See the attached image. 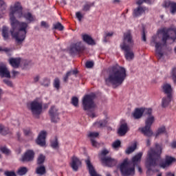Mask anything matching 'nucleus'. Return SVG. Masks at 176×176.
Instances as JSON below:
<instances>
[{"label":"nucleus","mask_w":176,"mask_h":176,"mask_svg":"<svg viewBox=\"0 0 176 176\" xmlns=\"http://www.w3.org/2000/svg\"><path fill=\"white\" fill-rule=\"evenodd\" d=\"M6 8H8L6 3H5V1H1V6H0V16H1V14H5Z\"/></svg>","instance_id":"c9c22d12"},{"label":"nucleus","mask_w":176,"mask_h":176,"mask_svg":"<svg viewBox=\"0 0 176 176\" xmlns=\"http://www.w3.org/2000/svg\"><path fill=\"white\" fill-rule=\"evenodd\" d=\"M143 2H145L146 3H151V0H138L136 2V4L138 5L139 6H141Z\"/></svg>","instance_id":"4d7b16f0"},{"label":"nucleus","mask_w":176,"mask_h":176,"mask_svg":"<svg viewBox=\"0 0 176 176\" xmlns=\"http://www.w3.org/2000/svg\"><path fill=\"white\" fill-rule=\"evenodd\" d=\"M35 157V152L32 150H28L20 158L22 163H30L34 162Z\"/></svg>","instance_id":"f8f14e48"},{"label":"nucleus","mask_w":176,"mask_h":176,"mask_svg":"<svg viewBox=\"0 0 176 176\" xmlns=\"http://www.w3.org/2000/svg\"><path fill=\"white\" fill-rule=\"evenodd\" d=\"M36 143L39 146H46V131H41L38 134Z\"/></svg>","instance_id":"2eb2a0df"},{"label":"nucleus","mask_w":176,"mask_h":176,"mask_svg":"<svg viewBox=\"0 0 176 176\" xmlns=\"http://www.w3.org/2000/svg\"><path fill=\"white\" fill-rule=\"evenodd\" d=\"M135 149H137V142H135L132 146L128 147L125 151V153L126 155H130L131 153H133Z\"/></svg>","instance_id":"72a5a7b5"},{"label":"nucleus","mask_w":176,"mask_h":176,"mask_svg":"<svg viewBox=\"0 0 176 176\" xmlns=\"http://www.w3.org/2000/svg\"><path fill=\"white\" fill-rule=\"evenodd\" d=\"M160 36H153L151 41V46L155 45V56L158 60L163 58V47L167 46V41L172 39L173 42H175L176 40V28H164L159 31Z\"/></svg>","instance_id":"7ed1b4c3"},{"label":"nucleus","mask_w":176,"mask_h":176,"mask_svg":"<svg viewBox=\"0 0 176 176\" xmlns=\"http://www.w3.org/2000/svg\"><path fill=\"white\" fill-rule=\"evenodd\" d=\"M107 124H108V121L107 120H102L95 122L96 127H98V129H102V127H105Z\"/></svg>","instance_id":"c85d7f7f"},{"label":"nucleus","mask_w":176,"mask_h":176,"mask_svg":"<svg viewBox=\"0 0 176 176\" xmlns=\"http://www.w3.org/2000/svg\"><path fill=\"white\" fill-rule=\"evenodd\" d=\"M23 16L27 21H28V23H32V21H34L35 20L31 12L25 13Z\"/></svg>","instance_id":"2f4dec72"},{"label":"nucleus","mask_w":176,"mask_h":176,"mask_svg":"<svg viewBox=\"0 0 176 176\" xmlns=\"http://www.w3.org/2000/svg\"><path fill=\"white\" fill-rule=\"evenodd\" d=\"M108 153H109V151H108L107 149H103L100 153L98 154L99 157H108V156H107V155H108Z\"/></svg>","instance_id":"79ce46f5"},{"label":"nucleus","mask_w":176,"mask_h":176,"mask_svg":"<svg viewBox=\"0 0 176 176\" xmlns=\"http://www.w3.org/2000/svg\"><path fill=\"white\" fill-rule=\"evenodd\" d=\"M85 50V45L82 41H78L77 43H73L70 47L71 54H79Z\"/></svg>","instance_id":"ddd939ff"},{"label":"nucleus","mask_w":176,"mask_h":176,"mask_svg":"<svg viewBox=\"0 0 176 176\" xmlns=\"http://www.w3.org/2000/svg\"><path fill=\"white\" fill-rule=\"evenodd\" d=\"M48 115L51 120V123L57 124L60 122V112H58V109L56 106H52L48 111Z\"/></svg>","instance_id":"9b49d317"},{"label":"nucleus","mask_w":176,"mask_h":176,"mask_svg":"<svg viewBox=\"0 0 176 176\" xmlns=\"http://www.w3.org/2000/svg\"><path fill=\"white\" fill-rule=\"evenodd\" d=\"M95 99L96 94L91 93L85 95L82 102L83 110L87 111V115L92 118H96V114L94 113V108H96Z\"/></svg>","instance_id":"39448f33"},{"label":"nucleus","mask_w":176,"mask_h":176,"mask_svg":"<svg viewBox=\"0 0 176 176\" xmlns=\"http://www.w3.org/2000/svg\"><path fill=\"white\" fill-rule=\"evenodd\" d=\"M27 173H28V168H27V167L25 166H22L18 169L16 174H18V175L23 176L25 175Z\"/></svg>","instance_id":"7c9ffc66"},{"label":"nucleus","mask_w":176,"mask_h":176,"mask_svg":"<svg viewBox=\"0 0 176 176\" xmlns=\"http://www.w3.org/2000/svg\"><path fill=\"white\" fill-rule=\"evenodd\" d=\"M0 76L1 78H7L8 79L12 78V76H10V72L8 69L6 65H0Z\"/></svg>","instance_id":"f3484780"},{"label":"nucleus","mask_w":176,"mask_h":176,"mask_svg":"<svg viewBox=\"0 0 176 176\" xmlns=\"http://www.w3.org/2000/svg\"><path fill=\"white\" fill-rule=\"evenodd\" d=\"M142 41L146 42V34H145V30L143 29L142 34Z\"/></svg>","instance_id":"e2e57ef3"},{"label":"nucleus","mask_w":176,"mask_h":176,"mask_svg":"<svg viewBox=\"0 0 176 176\" xmlns=\"http://www.w3.org/2000/svg\"><path fill=\"white\" fill-rule=\"evenodd\" d=\"M0 134H1V135H7V134H9V128H6L2 124H0Z\"/></svg>","instance_id":"f704fd0d"},{"label":"nucleus","mask_w":176,"mask_h":176,"mask_svg":"<svg viewBox=\"0 0 176 176\" xmlns=\"http://www.w3.org/2000/svg\"><path fill=\"white\" fill-rule=\"evenodd\" d=\"M129 130L130 129L129 128L127 123L121 124L120 128L118 130V134L120 135V137H123L127 134V131Z\"/></svg>","instance_id":"6ab92c4d"},{"label":"nucleus","mask_w":176,"mask_h":176,"mask_svg":"<svg viewBox=\"0 0 176 176\" xmlns=\"http://www.w3.org/2000/svg\"><path fill=\"white\" fill-rule=\"evenodd\" d=\"M171 147L174 149L176 148V142H173L171 143Z\"/></svg>","instance_id":"774afa93"},{"label":"nucleus","mask_w":176,"mask_h":176,"mask_svg":"<svg viewBox=\"0 0 176 176\" xmlns=\"http://www.w3.org/2000/svg\"><path fill=\"white\" fill-rule=\"evenodd\" d=\"M91 6H94V3H86L82 8L83 12H89L90 10V8Z\"/></svg>","instance_id":"c03bdc74"},{"label":"nucleus","mask_w":176,"mask_h":176,"mask_svg":"<svg viewBox=\"0 0 176 176\" xmlns=\"http://www.w3.org/2000/svg\"><path fill=\"white\" fill-rule=\"evenodd\" d=\"M100 160L107 167H115L118 164V161L109 156L101 157Z\"/></svg>","instance_id":"4468645a"},{"label":"nucleus","mask_w":176,"mask_h":176,"mask_svg":"<svg viewBox=\"0 0 176 176\" xmlns=\"http://www.w3.org/2000/svg\"><path fill=\"white\" fill-rule=\"evenodd\" d=\"M145 10H146V8L139 6L133 10V17H140V16H142V14H144V13H145Z\"/></svg>","instance_id":"5701e85b"},{"label":"nucleus","mask_w":176,"mask_h":176,"mask_svg":"<svg viewBox=\"0 0 176 176\" xmlns=\"http://www.w3.org/2000/svg\"><path fill=\"white\" fill-rule=\"evenodd\" d=\"M10 21L12 28L10 29V34L12 38L14 39L16 45H23L28 30V23L25 22H20L16 19L14 14H16L18 19L23 17V6L20 2H16L14 6L10 7Z\"/></svg>","instance_id":"f257e3e1"},{"label":"nucleus","mask_w":176,"mask_h":176,"mask_svg":"<svg viewBox=\"0 0 176 176\" xmlns=\"http://www.w3.org/2000/svg\"><path fill=\"white\" fill-rule=\"evenodd\" d=\"M141 157H142V153H138L136 155H135L132 158V162H131V163H132V165L135 167V166H137V164H138V162L141 160Z\"/></svg>","instance_id":"bb28decb"},{"label":"nucleus","mask_w":176,"mask_h":176,"mask_svg":"<svg viewBox=\"0 0 176 176\" xmlns=\"http://www.w3.org/2000/svg\"><path fill=\"white\" fill-rule=\"evenodd\" d=\"M80 166H82V161L76 156H73L70 163V166L72 167L73 171H78Z\"/></svg>","instance_id":"dca6fc26"},{"label":"nucleus","mask_w":176,"mask_h":176,"mask_svg":"<svg viewBox=\"0 0 176 176\" xmlns=\"http://www.w3.org/2000/svg\"><path fill=\"white\" fill-rule=\"evenodd\" d=\"M9 28L8 26L3 25L1 30V35L4 41H10V34L9 33Z\"/></svg>","instance_id":"b1692460"},{"label":"nucleus","mask_w":176,"mask_h":176,"mask_svg":"<svg viewBox=\"0 0 176 176\" xmlns=\"http://www.w3.org/2000/svg\"><path fill=\"white\" fill-rule=\"evenodd\" d=\"M164 47H166V52H172L173 48L170 47H167V45H164V47H162V53H163V56H164V54H166V52H164Z\"/></svg>","instance_id":"052dcab7"},{"label":"nucleus","mask_w":176,"mask_h":176,"mask_svg":"<svg viewBox=\"0 0 176 176\" xmlns=\"http://www.w3.org/2000/svg\"><path fill=\"white\" fill-rule=\"evenodd\" d=\"M82 39L83 42L87 45L91 46H94L96 45V41L93 39L91 36H89V34H82Z\"/></svg>","instance_id":"412c9836"},{"label":"nucleus","mask_w":176,"mask_h":176,"mask_svg":"<svg viewBox=\"0 0 176 176\" xmlns=\"http://www.w3.org/2000/svg\"><path fill=\"white\" fill-rule=\"evenodd\" d=\"M76 17L78 19L79 21H82V19H83V15H82L80 12H77L76 13Z\"/></svg>","instance_id":"bf43d9fd"},{"label":"nucleus","mask_w":176,"mask_h":176,"mask_svg":"<svg viewBox=\"0 0 176 176\" xmlns=\"http://www.w3.org/2000/svg\"><path fill=\"white\" fill-rule=\"evenodd\" d=\"M53 30H58V31H64V26L61 23L58 22L53 25Z\"/></svg>","instance_id":"58836bf2"},{"label":"nucleus","mask_w":176,"mask_h":176,"mask_svg":"<svg viewBox=\"0 0 176 176\" xmlns=\"http://www.w3.org/2000/svg\"><path fill=\"white\" fill-rule=\"evenodd\" d=\"M134 46V40L131 30H127L124 33L122 44L120 45L121 49L133 47Z\"/></svg>","instance_id":"9d476101"},{"label":"nucleus","mask_w":176,"mask_h":176,"mask_svg":"<svg viewBox=\"0 0 176 176\" xmlns=\"http://www.w3.org/2000/svg\"><path fill=\"white\" fill-rule=\"evenodd\" d=\"M4 175L5 176H17V175H16V173L14 171H9V170L5 171Z\"/></svg>","instance_id":"603ef678"},{"label":"nucleus","mask_w":176,"mask_h":176,"mask_svg":"<svg viewBox=\"0 0 176 176\" xmlns=\"http://www.w3.org/2000/svg\"><path fill=\"white\" fill-rule=\"evenodd\" d=\"M167 131H166V126H162L160 128H158L157 132L155 133V138H157L159 135H161V134H166Z\"/></svg>","instance_id":"473e14b6"},{"label":"nucleus","mask_w":176,"mask_h":176,"mask_svg":"<svg viewBox=\"0 0 176 176\" xmlns=\"http://www.w3.org/2000/svg\"><path fill=\"white\" fill-rule=\"evenodd\" d=\"M121 144H122V142H120V140H117L113 143L112 146L114 149H118V148H120Z\"/></svg>","instance_id":"49530a36"},{"label":"nucleus","mask_w":176,"mask_h":176,"mask_svg":"<svg viewBox=\"0 0 176 176\" xmlns=\"http://www.w3.org/2000/svg\"><path fill=\"white\" fill-rule=\"evenodd\" d=\"M146 144V146H151V139H147Z\"/></svg>","instance_id":"338daca9"},{"label":"nucleus","mask_w":176,"mask_h":176,"mask_svg":"<svg viewBox=\"0 0 176 176\" xmlns=\"http://www.w3.org/2000/svg\"><path fill=\"white\" fill-rule=\"evenodd\" d=\"M153 123H155V116L147 117L145 120V126L144 127L139 128L142 134H144L145 137H148V138L152 137V135H153V131L151 127Z\"/></svg>","instance_id":"0eeeda50"},{"label":"nucleus","mask_w":176,"mask_h":176,"mask_svg":"<svg viewBox=\"0 0 176 176\" xmlns=\"http://www.w3.org/2000/svg\"><path fill=\"white\" fill-rule=\"evenodd\" d=\"M23 133L25 137H32V131L30 129H23Z\"/></svg>","instance_id":"09e8293b"},{"label":"nucleus","mask_w":176,"mask_h":176,"mask_svg":"<svg viewBox=\"0 0 176 176\" xmlns=\"http://www.w3.org/2000/svg\"><path fill=\"white\" fill-rule=\"evenodd\" d=\"M41 26L43 27L44 28H49V24H47V23H46V21H41Z\"/></svg>","instance_id":"0e129e2a"},{"label":"nucleus","mask_w":176,"mask_h":176,"mask_svg":"<svg viewBox=\"0 0 176 176\" xmlns=\"http://www.w3.org/2000/svg\"><path fill=\"white\" fill-rule=\"evenodd\" d=\"M11 74H12L11 78L12 79H16V76H17V75H20V72L15 71V70H12Z\"/></svg>","instance_id":"13d9d810"},{"label":"nucleus","mask_w":176,"mask_h":176,"mask_svg":"<svg viewBox=\"0 0 176 176\" xmlns=\"http://www.w3.org/2000/svg\"><path fill=\"white\" fill-rule=\"evenodd\" d=\"M173 1H171L170 0H166L163 2L162 4V8H164L165 9H168L170 6H171V4L173 3Z\"/></svg>","instance_id":"a19ab883"},{"label":"nucleus","mask_w":176,"mask_h":176,"mask_svg":"<svg viewBox=\"0 0 176 176\" xmlns=\"http://www.w3.org/2000/svg\"><path fill=\"white\" fill-rule=\"evenodd\" d=\"M71 104H72L74 107H76V108H78V107H79V98L76 96H73L72 98Z\"/></svg>","instance_id":"e433bc0d"},{"label":"nucleus","mask_w":176,"mask_h":176,"mask_svg":"<svg viewBox=\"0 0 176 176\" xmlns=\"http://www.w3.org/2000/svg\"><path fill=\"white\" fill-rule=\"evenodd\" d=\"M54 87H55V89H56L57 90H58V89H60V79L58 78H55L54 81Z\"/></svg>","instance_id":"8fccbe9b"},{"label":"nucleus","mask_w":176,"mask_h":176,"mask_svg":"<svg viewBox=\"0 0 176 176\" xmlns=\"http://www.w3.org/2000/svg\"><path fill=\"white\" fill-rule=\"evenodd\" d=\"M41 86H44V87H49L50 85V79L47 78H45L42 81L40 82Z\"/></svg>","instance_id":"4c0bfd02"},{"label":"nucleus","mask_w":176,"mask_h":176,"mask_svg":"<svg viewBox=\"0 0 176 176\" xmlns=\"http://www.w3.org/2000/svg\"><path fill=\"white\" fill-rule=\"evenodd\" d=\"M163 147L159 143H155V148H151L147 153L145 166L147 168V175H151V172L158 173V169H153L152 167H160L166 168L170 167L173 163L176 162L173 157L166 155L165 160L162 159Z\"/></svg>","instance_id":"f03ea898"},{"label":"nucleus","mask_w":176,"mask_h":176,"mask_svg":"<svg viewBox=\"0 0 176 176\" xmlns=\"http://www.w3.org/2000/svg\"><path fill=\"white\" fill-rule=\"evenodd\" d=\"M51 146L54 149H57V148H58V139L57 137H55V140L51 142Z\"/></svg>","instance_id":"a18cd8bd"},{"label":"nucleus","mask_w":176,"mask_h":176,"mask_svg":"<svg viewBox=\"0 0 176 176\" xmlns=\"http://www.w3.org/2000/svg\"><path fill=\"white\" fill-rule=\"evenodd\" d=\"M16 137H17V140L19 142L23 141V139H21V133L20 132L16 133Z\"/></svg>","instance_id":"69168bd1"},{"label":"nucleus","mask_w":176,"mask_h":176,"mask_svg":"<svg viewBox=\"0 0 176 176\" xmlns=\"http://www.w3.org/2000/svg\"><path fill=\"white\" fill-rule=\"evenodd\" d=\"M170 13L171 14H175L176 13V3L175 1H173L170 6Z\"/></svg>","instance_id":"ea45409f"},{"label":"nucleus","mask_w":176,"mask_h":176,"mask_svg":"<svg viewBox=\"0 0 176 176\" xmlns=\"http://www.w3.org/2000/svg\"><path fill=\"white\" fill-rule=\"evenodd\" d=\"M172 76L174 83H176V68H173L172 70Z\"/></svg>","instance_id":"680f3d73"},{"label":"nucleus","mask_w":176,"mask_h":176,"mask_svg":"<svg viewBox=\"0 0 176 176\" xmlns=\"http://www.w3.org/2000/svg\"><path fill=\"white\" fill-rule=\"evenodd\" d=\"M171 100H173V96L168 97H164L162 101V108H167L168 105H170V102H171Z\"/></svg>","instance_id":"a878e982"},{"label":"nucleus","mask_w":176,"mask_h":176,"mask_svg":"<svg viewBox=\"0 0 176 176\" xmlns=\"http://www.w3.org/2000/svg\"><path fill=\"white\" fill-rule=\"evenodd\" d=\"M120 171L122 176H134L135 175V166L125 159L120 166Z\"/></svg>","instance_id":"423d86ee"},{"label":"nucleus","mask_w":176,"mask_h":176,"mask_svg":"<svg viewBox=\"0 0 176 176\" xmlns=\"http://www.w3.org/2000/svg\"><path fill=\"white\" fill-rule=\"evenodd\" d=\"M45 160H46V156H45L43 154H40L37 157V166H43Z\"/></svg>","instance_id":"c756f323"},{"label":"nucleus","mask_w":176,"mask_h":176,"mask_svg":"<svg viewBox=\"0 0 176 176\" xmlns=\"http://www.w3.org/2000/svg\"><path fill=\"white\" fill-rule=\"evenodd\" d=\"M91 143L92 146H94V148H98V146H100V144L96 141V140L91 138Z\"/></svg>","instance_id":"5fc2aeb1"},{"label":"nucleus","mask_w":176,"mask_h":176,"mask_svg":"<svg viewBox=\"0 0 176 176\" xmlns=\"http://www.w3.org/2000/svg\"><path fill=\"white\" fill-rule=\"evenodd\" d=\"M126 76H127L126 69L116 65L110 69L109 76L105 78V83L107 86L112 85L113 89H116L123 85Z\"/></svg>","instance_id":"20e7f679"},{"label":"nucleus","mask_w":176,"mask_h":176,"mask_svg":"<svg viewBox=\"0 0 176 176\" xmlns=\"http://www.w3.org/2000/svg\"><path fill=\"white\" fill-rule=\"evenodd\" d=\"M98 135H100V133H98V132H91L88 135V136L90 138H93V140H94V138H97V137H98Z\"/></svg>","instance_id":"3c124183"},{"label":"nucleus","mask_w":176,"mask_h":176,"mask_svg":"<svg viewBox=\"0 0 176 176\" xmlns=\"http://www.w3.org/2000/svg\"><path fill=\"white\" fill-rule=\"evenodd\" d=\"M124 51L125 58L128 61H131L134 58V52H133V47L121 48Z\"/></svg>","instance_id":"a211bd4d"},{"label":"nucleus","mask_w":176,"mask_h":176,"mask_svg":"<svg viewBox=\"0 0 176 176\" xmlns=\"http://www.w3.org/2000/svg\"><path fill=\"white\" fill-rule=\"evenodd\" d=\"M162 90L164 94H166L168 97H173V87H171V85L168 83L164 84L162 86Z\"/></svg>","instance_id":"aec40b11"},{"label":"nucleus","mask_w":176,"mask_h":176,"mask_svg":"<svg viewBox=\"0 0 176 176\" xmlns=\"http://www.w3.org/2000/svg\"><path fill=\"white\" fill-rule=\"evenodd\" d=\"M28 108L34 118L39 119V116L42 113V111L43 109V105L42 103L39 102L36 100H34L28 105Z\"/></svg>","instance_id":"6e6552de"},{"label":"nucleus","mask_w":176,"mask_h":176,"mask_svg":"<svg viewBox=\"0 0 176 176\" xmlns=\"http://www.w3.org/2000/svg\"><path fill=\"white\" fill-rule=\"evenodd\" d=\"M36 169V174L38 175H45L46 174V167L44 165H38Z\"/></svg>","instance_id":"cd10ccee"},{"label":"nucleus","mask_w":176,"mask_h":176,"mask_svg":"<svg viewBox=\"0 0 176 176\" xmlns=\"http://www.w3.org/2000/svg\"><path fill=\"white\" fill-rule=\"evenodd\" d=\"M8 63L13 68H19L20 67V63H21V58H10L8 60Z\"/></svg>","instance_id":"4be33fe9"},{"label":"nucleus","mask_w":176,"mask_h":176,"mask_svg":"<svg viewBox=\"0 0 176 176\" xmlns=\"http://www.w3.org/2000/svg\"><path fill=\"white\" fill-rule=\"evenodd\" d=\"M3 52L6 54H9L12 52V49L0 46V52Z\"/></svg>","instance_id":"de8ad7c7"},{"label":"nucleus","mask_w":176,"mask_h":176,"mask_svg":"<svg viewBox=\"0 0 176 176\" xmlns=\"http://www.w3.org/2000/svg\"><path fill=\"white\" fill-rule=\"evenodd\" d=\"M147 116V118H151L153 116L152 115V108H136L133 113H132V116L133 119L138 120L142 118V116Z\"/></svg>","instance_id":"1a4fd4ad"},{"label":"nucleus","mask_w":176,"mask_h":176,"mask_svg":"<svg viewBox=\"0 0 176 176\" xmlns=\"http://www.w3.org/2000/svg\"><path fill=\"white\" fill-rule=\"evenodd\" d=\"M86 68H93L94 67V62L93 61H87L85 63Z\"/></svg>","instance_id":"864d4df0"},{"label":"nucleus","mask_w":176,"mask_h":176,"mask_svg":"<svg viewBox=\"0 0 176 176\" xmlns=\"http://www.w3.org/2000/svg\"><path fill=\"white\" fill-rule=\"evenodd\" d=\"M3 83L7 85V86H9L10 87H13V82H12V81H10V80L4 79V80H3Z\"/></svg>","instance_id":"6e6d98bb"},{"label":"nucleus","mask_w":176,"mask_h":176,"mask_svg":"<svg viewBox=\"0 0 176 176\" xmlns=\"http://www.w3.org/2000/svg\"><path fill=\"white\" fill-rule=\"evenodd\" d=\"M78 74H79V71H78V69H74V70H70L69 72H67L66 73V74L65 75V76L63 77V82H65V83H67V82H68V78H69V76H71V75H78Z\"/></svg>","instance_id":"393cba45"},{"label":"nucleus","mask_w":176,"mask_h":176,"mask_svg":"<svg viewBox=\"0 0 176 176\" xmlns=\"http://www.w3.org/2000/svg\"><path fill=\"white\" fill-rule=\"evenodd\" d=\"M0 151L2 153H4V155H10V150L6 146L0 147Z\"/></svg>","instance_id":"37998d69"}]
</instances>
